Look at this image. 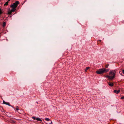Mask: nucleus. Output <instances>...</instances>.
<instances>
[{
	"label": "nucleus",
	"mask_w": 124,
	"mask_h": 124,
	"mask_svg": "<svg viewBox=\"0 0 124 124\" xmlns=\"http://www.w3.org/2000/svg\"><path fill=\"white\" fill-rule=\"evenodd\" d=\"M105 77L108 78V79L110 80H111V77H110V76H109L107 75L105 76Z\"/></svg>",
	"instance_id": "0eeeda50"
},
{
	"label": "nucleus",
	"mask_w": 124,
	"mask_h": 124,
	"mask_svg": "<svg viewBox=\"0 0 124 124\" xmlns=\"http://www.w3.org/2000/svg\"><path fill=\"white\" fill-rule=\"evenodd\" d=\"M36 120L37 121H41L42 120L40 119L39 118H36Z\"/></svg>",
	"instance_id": "9b49d317"
},
{
	"label": "nucleus",
	"mask_w": 124,
	"mask_h": 124,
	"mask_svg": "<svg viewBox=\"0 0 124 124\" xmlns=\"http://www.w3.org/2000/svg\"><path fill=\"white\" fill-rule=\"evenodd\" d=\"M123 73L124 74V70H122Z\"/></svg>",
	"instance_id": "a211bd4d"
},
{
	"label": "nucleus",
	"mask_w": 124,
	"mask_h": 124,
	"mask_svg": "<svg viewBox=\"0 0 124 124\" xmlns=\"http://www.w3.org/2000/svg\"><path fill=\"white\" fill-rule=\"evenodd\" d=\"M32 118L34 120L36 119V118L35 117H32Z\"/></svg>",
	"instance_id": "f3484780"
},
{
	"label": "nucleus",
	"mask_w": 124,
	"mask_h": 124,
	"mask_svg": "<svg viewBox=\"0 0 124 124\" xmlns=\"http://www.w3.org/2000/svg\"><path fill=\"white\" fill-rule=\"evenodd\" d=\"M116 72L115 70H111L109 72V74L110 77H111V80L113 79L115 77Z\"/></svg>",
	"instance_id": "f03ea898"
},
{
	"label": "nucleus",
	"mask_w": 124,
	"mask_h": 124,
	"mask_svg": "<svg viewBox=\"0 0 124 124\" xmlns=\"http://www.w3.org/2000/svg\"><path fill=\"white\" fill-rule=\"evenodd\" d=\"M89 68L90 67H87L85 69H86V70H87L89 69Z\"/></svg>",
	"instance_id": "dca6fc26"
},
{
	"label": "nucleus",
	"mask_w": 124,
	"mask_h": 124,
	"mask_svg": "<svg viewBox=\"0 0 124 124\" xmlns=\"http://www.w3.org/2000/svg\"><path fill=\"white\" fill-rule=\"evenodd\" d=\"M108 84L109 85L111 86H112L114 85L113 84L111 83L110 82H109Z\"/></svg>",
	"instance_id": "423d86ee"
},
{
	"label": "nucleus",
	"mask_w": 124,
	"mask_h": 124,
	"mask_svg": "<svg viewBox=\"0 0 124 124\" xmlns=\"http://www.w3.org/2000/svg\"><path fill=\"white\" fill-rule=\"evenodd\" d=\"M10 1V0H8L4 4V5H7L8 4V1Z\"/></svg>",
	"instance_id": "f8f14e48"
},
{
	"label": "nucleus",
	"mask_w": 124,
	"mask_h": 124,
	"mask_svg": "<svg viewBox=\"0 0 124 124\" xmlns=\"http://www.w3.org/2000/svg\"><path fill=\"white\" fill-rule=\"evenodd\" d=\"M45 120L47 121H51L50 119L48 118H45Z\"/></svg>",
	"instance_id": "6e6552de"
},
{
	"label": "nucleus",
	"mask_w": 124,
	"mask_h": 124,
	"mask_svg": "<svg viewBox=\"0 0 124 124\" xmlns=\"http://www.w3.org/2000/svg\"><path fill=\"white\" fill-rule=\"evenodd\" d=\"M12 9L11 10V11L12 12H14L16 10L15 8H12Z\"/></svg>",
	"instance_id": "9d476101"
},
{
	"label": "nucleus",
	"mask_w": 124,
	"mask_h": 124,
	"mask_svg": "<svg viewBox=\"0 0 124 124\" xmlns=\"http://www.w3.org/2000/svg\"><path fill=\"white\" fill-rule=\"evenodd\" d=\"M109 65V64H108L106 65L105 66V67L106 68H107L108 67V66Z\"/></svg>",
	"instance_id": "ddd939ff"
},
{
	"label": "nucleus",
	"mask_w": 124,
	"mask_h": 124,
	"mask_svg": "<svg viewBox=\"0 0 124 124\" xmlns=\"http://www.w3.org/2000/svg\"><path fill=\"white\" fill-rule=\"evenodd\" d=\"M6 25V23L5 22H4L3 23V27L5 26Z\"/></svg>",
	"instance_id": "2eb2a0df"
},
{
	"label": "nucleus",
	"mask_w": 124,
	"mask_h": 124,
	"mask_svg": "<svg viewBox=\"0 0 124 124\" xmlns=\"http://www.w3.org/2000/svg\"><path fill=\"white\" fill-rule=\"evenodd\" d=\"M109 70L108 69H106L105 68H103L100 69L96 71L97 73L99 74H101L104 73L106 72H108Z\"/></svg>",
	"instance_id": "f257e3e1"
},
{
	"label": "nucleus",
	"mask_w": 124,
	"mask_h": 124,
	"mask_svg": "<svg viewBox=\"0 0 124 124\" xmlns=\"http://www.w3.org/2000/svg\"><path fill=\"white\" fill-rule=\"evenodd\" d=\"M85 71L86 72H87V70H86V69H85Z\"/></svg>",
	"instance_id": "aec40b11"
},
{
	"label": "nucleus",
	"mask_w": 124,
	"mask_h": 124,
	"mask_svg": "<svg viewBox=\"0 0 124 124\" xmlns=\"http://www.w3.org/2000/svg\"><path fill=\"white\" fill-rule=\"evenodd\" d=\"M3 103L4 104H6L8 105L9 106H11V105L9 104V103L6 102L5 101H3Z\"/></svg>",
	"instance_id": "39448f33"
},
{
	"label": "nucleus",
	"mask_w": 124,
	"mask_h": 124,
	"mask_svg": "<svg viewBox=\"0 0 124 124\" xmlns=\"http://www.w3.org/2000/svg\"><path fill=\"white\" fill-rule=\"evenodd\" d=\"M19 4V2L18 1H16L12 5L11 7L12 8H16L18 4Z\"/></svg>",
	"instance_id": "7ed1b4c3"
},
{
	"label": "nucleus",
	"mask_w": 124,
	"mask_h": 124,
	"mask_svg": "<svg viewBox=\"0 0 124 124\" xmlns=\"http://www.w3.org/2000/svg\"><path fill=\"white\" fill-rule=\"evenodd\" d=\"M49 121H48L46 123L47 124H52V122L51 121H50V122H48Z\"/></svg>",
	"instance_id": "1a4fd4ad"
},
{
	"label": "nucleus",
	"mask_w": 124,
	"mask_h": 124,
	"mask_svg": "<svg viewBox=\"0 0 124 124\" xmlns=\"http://www.w3.org/2000/svg\"><path fill=\"white\" fill-rule=\"evenodd\" d=\"M120 91L119 90H115L114 91V92L115 93L117 94H118L120 92Z\"/></svg>",
	"instance_id": "20e7f679"
},
{
	"label": "nucleus",
	"mask_w": 124,
	"mask_h": 124,
	"mask_svg": "<svg viewBox=\"0 0 124 124\" xmlns=\"http://www.w3.org/2000/svg\"><path fill=\"white\" fill-rule=\"evenodd\" d=\"M12 12V11H11V10H9L8 11V14H11Z\"/></svg>",
	"instance_id": "4468645a"
},
{
	"label": "nucleus",
	"mask_w": 124,
	"mask_h": 124,
	"mask_svg": "<svg viewBox=\"0 0 124 124\" xmlns=\"http://www.w3.org/2000/svg\"><path fill=\"white\" fill-rule=\"evenodd\" d=\"M16 110L17 111V110H19V109L18 108H16Z\"/></svg>",
	"instance_id": "6ab92c4d"
}]
</instances>
